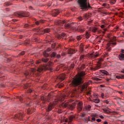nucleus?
Wrapping results in <instances>:
<instances>
[{"label": "nucleus", "mask_w": 124, "mask_h": 124, "mask_svg": "<svg viewBox=\"0 0 124 124\" xmlns=\"http://www.w3.org/2000/svg\"><path fill=\"white\" fill-rule=\"evenodd\" d=\"M76 78H73L72 81L70 84L72 87H74V90L72 92V96L77 97L78 91H77V87H78V74L76 75Z\"/></svg>", "instance_id": "nucleus-1"}, {"label": "nucleus", "mask_w": 124, "mask_h": 124, "mask_svg": "<svg viewBox=\"0 0 124 124\" xmlns=\"http://www.w3.org/2000/svg\"><path fill=\"white\" fill-rule=\"evenodd\" d=\"M52 66H53V62H49L47 64L44 65L42 67H40L38 68V72H43V71H46V70H49L52 71L53 69H52Z\"/></svg>", "instance_id": "nucleus-2"}, {"label": "nucleus", "mask_w": 124, "mask_h": 124, "mask_svg": "<svg viewBox=\"0 0 124 124\" xmlns=\"http://www.w3.org/2000/svg\"><path fill=\"white\" fill-rule=\"evenodd\" d=\"M78 3L81 9L85 11L89 10V8H92V6L88 3L87 0H78Z\"/></svg>", "instance_id": "nucleus-3"}, {"label": "nucleus", "mask_w": 124, "mask_h": 124, "mask_svg": "<svg viewBox=\"0 0 124 124\" xmlns=\"http://www.w3.org/2000/svg\"><path fill=\"white\" fill-rule=\"evenodd\" d=\"M86 75L85 71H79L78 73V85L84 84V78Z\"/></svg>", "instance_id": "nucleus-4"}, {"label": "nucleus", "mask_w": 124, "mask_h": 124, "mask_svg": "<svg viewBox=\"0 0 124 124\" xmlns=\"http://www.w3.org/2000/svg\"><path fill=\"white\" fill-rule=\"evenodd\" d=\"M76 23H69L64 24L65 29H68L69 30H72V31H77L78 30V27H76Z\"/></svg>", "instance_id": "nucleus-5"}, {"label": "nucleus", "mask_w": 124, "mask_h": 124, "mask_svg": "<svg viewBox=\"0 0 124 124\" xmlns=\"http://www.w3.org/2000/svg\"><path fill=\"white\" fill-rule=\"evenodd\" d=\"M116 40L117 39L116 38V37H114L110 40V42L107 44L106 49L108 52H110V51H111V47H110V46H111V44H112L113 45H116L117 43H112L116 41Z\"/></svg>", "instance_id": "nucleus-6"}, {"label": "nucleus", "mask_w": 124, "mask_h": 124, "mask_svg": "<svg viewBox=\"0 0 124 124\" xmlns=\"http://www.w3.org/2000/svg\"><path fill=\"white\" fill-rule=\"evenodd\" d=\"M62 107H65V108H69V109H70L71 110H73L74 108H75V104H69L68 102H66V103H62Z\"/></svg>", "instance_id": "nucleus-7"}, {"label": "nucleus", "mask_w": 124, "mask_h": 124, "mask_svg": "<svg viewBox=\"0 0 124 124\" xmlns=\"http://www.w3.org/2000/svg\"><path fill=\"white\" fill-rule=\"evenodd\" d=\"M15 15L18 18H23L24 17L29 16L28 15H27V14H26V13L23 11L17 12L16 13H15Z\"/></svg>", "instance_id": "nucleus-8"}, {"label": "nucleus", "mask_w": 124, "mask_h": 124, "mask_svg": "<svg viewBox=\"0 0 124 124\" xmlns=\"http://www.w3.org/2000/svg\"><path fill=\"white\" fill-rule=\"evenodd\" d=\"M25 116V113L22 111L20 112L18 114H16L15 116V119H18V120H22Z\"/></svg>", "instance_id": "nucleus-9"}, {"label": "nucleus", "mask_w": 124, "mask_h": 124, "mask_svg": "<svg viewBox=\"0 0 124 124\" xmlns=\"http://www.w3.org/2000/svg\"><path fill=\"white\" fill-rule=\"evenodd\" d=\"M49 61V59L48 58H43L41 60H37L35 62L36 64H39V63H41V62H48Z\"/></svg>", "instance_id": "nucleus-10"}, {"label": "nucleus", "mask_w": 124, "mask_h": 124, "mask_svg": "<svg viewBox=\"0 0 124 124\" xmlns=\"http://www.w3.org/2000/svg\"><path fill=\"white\" fill-rule=\"evenodd\" d=\"M51 14L53 16V17H57V16L60 14V11L57 9H54L51 12Z\"/></svg>", "instance_id": "nucleus-11"}, {"label": "nucleus", "mask_w": 124, "mask_h": 124, "mask_svg": "<svg viewBox=\"0 0 124 124\" xmlns=\"http://www.w3.org/2000/svg\"><path fill=\"white\" fill-rule=\"evenodd\" d=\"M66 52H67L69 55H72L76 53V50L71 48H68L66 49Z\"/></svg>", "instance_id": "nucleus-12"}, {"label": "nucleus", "mask_w": 124, "mask_h": 124, "mask_svg": "<svg viewBox=\"0 0 124 124\" xmlns=\"http://www.w3.org/2000/svg\"><path fill=\"white\" fill-rule=\"evenodd\" d=\"M57 79L60 80L61 82L62 81H63L64 79H65V75L63 74L60 75L59 76L57 77Z\"/></svg>", "instance_id": "nucleus-13"}, {"label": "nucleus", "mask_w": 124, "mask_h": 124, "mask_svg": "<svg viewBox=\"0 0 124 124\" xmlns=\"http://www.w3.org/2000/svg\"><path fill=\"white\" fill-rule=\"evenodd\" d=\"M65 23V21H64V20H57L56 22H55V24L57 25V26H62V25H63V24Z\"/></svg>", "instance_id": "nucleus-14"}, {"label": "nucleus", "mask_w": 124, "mask_h": 124, "mask_svg": "<svg viewBox=\"0 0 124 124\" xmlns=\"http://www.w3.org/2000/svg\"><path fill=\"white\" fill-rule=\"evenodd\" d=\"M100 68H101V66L100 65V64H97V65L94 68L91 67V69L92 70H94V71H95V70H98V69H100Z\"/></svg>", "instance_id": "nucleus-15"}, {"label": "nucleus", "mask_w": 124, "mask_h": 124, "mask_svg": "<svg viewBox=\"0 0 124 124\" xmlns=\"http://www.w3.org/2000/svg\"><path fill=\"white\" fill-rule=\"evenodd\" d=\"M65 36H66V34L62 33L61 34H58L57 38L58 39H62V38H63V37H65Z\"/></svg>", "instance_id": "nucleus-16"}, {"label": "nucleus", "mask_w": 124, "mask_h": 124, "mask_svg": "<svg viewBox=\"0 0 124 124\" xmlns=\"http://www.w3.org/2000/svg\"><path fill=\"white\" fill-rule=\"evenodd\" d=\"M75 118V116H73V115H71L69 117V120L68 121V124H71V123L72 122V121H73V119Z\"/></svg>", "instance_id": "nucleus-17"}, {"label": "nucleus", "mask_w": 124, "mask_h": 124, "mask_svg": "<svg viewBox=\"0 0 124 124\" xmlns=\"http://www.w3.org/2000/svg\"><path fill=\"white\" fill-rule=\"evenodd\" d=\"M78 101V108H79V111H81V110L83 109V103L82 102V101H80L79 100Z\"/></svg>", "instance_id": "nucleus-18"}, {"label": "nucleus", "mask_w": 124, "mask_h": 124, "mask_svg": "<svg viewBox=\"0 0 124 124\" xmlns=\"http://www.w3.org/2000/svg\"><path fill=\"white\" fill-rule=\"evenodd\" d=\"M91 108H92V106H91V105H88L84 108V111H91Z\"/></svg>", "instance_id": "nucleus-19"}, {"label": "nucleus", "mask_w": 124, "mask_h": 124, "mask_svg": "<svg viewBox=\"0 0 124 124\" xmlns=\"http://www.w3.org/2000/svg\"><path fill=\"white\" fill-rule=\"evenodd\" d=\"M120 61H124V54L121 53L119 55Z\"/></svg>", "instance_id": "nucleus-20"}, {"label": "nucleus", "mask_w": 124, "mask_h": 124, "mask_svg": "<svg viewBox=\"0 0 124 124\" xmlns=\"http://www.w3.org/2000/svg\"><path fill=\"white\" fill-rule=\"evenodd\" d=\"M52 109H53V105H49L48 108H46V111L50 112V111H52Z\"/></svg>", "instance_id": "nucleus-21"}, {"label": "nucleus", "mask_w": 124, "mask_h": 124, "mask_svg": "<svg viewBox=\"0 0 124 124\" xmlns=\"http://www.w3.org/2000/svg\"><path fill=\"white\" fill-rule=\"evenodd\" d=\"M51 31V29L46 28L44 30V33H49Z\"/></svg>", "instance_id": "nucleus-22"}, {"label": "nucleus", "mask_w": 124, "mask_h": 124, "mask_svg": "<svg viewBox=\"0 0 124 124\" xmlns=\"http://www.w3.org/2000/svg\"><path fill=\"white\" fill-rule=\"evenodd\" d=\"M56 56L57 53H56L55 52H53L50 55L51 58H56Z\"/></svg>", "instance_id": "nucleus-23"}, {"label": "nucleus", "mask_w": 124, "mask_h": 124, "mask_svg": "<svg viewBox=\"0 0 124 124\" xmlns=\"http://www.w3.org/2000/svg\"><path fill=\"white\" fill-rule=\"evenodd\" d=\"M39 23H41L42 24H43V23H44V20H40L39 21H37L35 22V24L37 26H38V25H39Z\"/></svg>", "instance_id": "nucleus-24"}, {"label": "nucleus", "mask_w": 124, "mask_h": 124, "mask_svg": "<svg viewBox=\"0 0 124 124\" xmlns=\"http://www.w3.org/2000/svg\"><path fill=\"white\" fill-rule=\"evenodd\" d=\"M83 31H85V29L83 27H81V28L78 27V32H83Z\"/></svg>", "instance_id": "nucleus-25"}, {"label": "nucleus", "mask_w": 124, "mask_h": 124, "mask_svg": "<svg viewBox=\"0 0 124 124\" xmlns=\"http://www.w3.org/2000/svg\"><path fill=\"white\" fill-rule=\"evenodd\" d=\"M86 88H88V86L86 85L85 84H83L82 87H81V91L83 92V91H84V90H85V89H86Z\"/></svg>", "instance_id": "nucleus-26"}, {"label": "nucleus", "mask_w": 124, "mask_h": 124, "mask_svg": "<svg viewBox=\"0 0 124 124\" xmlns=\"http://www.w3.org/2000/svg\"><path fill=\"white\" fill-rule=\"evenodd\" d=\"M43 55L46 58H48V57H49V54L48 53H47V51H45L43 52Z\"/></svg>", "instance_id": "nucleus-27"}, {"label": "nucleus", "mask_w": 124, "mask_h": 124, "mask_svg": "<svg viewBox=\"0 0 124 124\" xmlns=\"http://www.w3.org/2000/svg\"><path fill=\"white\" fill-rule=\"evenodd\" d=\"M80 50L81 52H83L84 51V45L82 44H81V45L79 46Z\"/></svg>", "instance_id": "nucleus-28"}, {"label": "nucleus", "mask_w": 124, "mask_h": 124, "mask_svg": "<svg viewBox=\"0 0 124 124\" xmlns=\"http://www.w3.org/2000/svg\"><path fill=\"white\" fill-rule=\"evenodd\" d=\"M25 76H26V78H28V77L30 76V72L29 71H26L24 73Z\"/></svg>", "instance_id": "nucleus-29"}, {"label": "nucleus", "mask_w": 124, "mask_h": 124, "mask_svg": "<svg viewBox=\"0 0 124 124\" xmlns=\"http://www.w3.org/2000/svg\"><path fill=\"white\" fill-rule=\"evenodd\" d=\"M50 99H51V93H49L46 98V100L47 101H50Z\"/></svg>", "instance_id": "nucleus-30"}, {"label": "nucleus", "mask_w": 124, "mask_h": 124, "mask_svg": "<svg viewBox=\"0 0 124 124\" xmlns=\"http://www.w3.org/2000/svg\"><path fill=\"white\" fill-rule=\"evenodd\" d=\"M91 31L93 32H96V31H97V28H95V27H93L91 29Z\"/></svg>", "instance_id": "nucleus-31"}, {"label": "nucleus", "mask_w": 124, "mask_h": 124, "mask_svg": "<svg viewBox=\"0 0 124 124\" xmlns=\"http://www.w3.org/2000/svg\"><path fill=\"white\" fill-rule=\"evenodd\" d=\"M30 43H31V40L30 39L27 40L24 43V45H28L30 44Z\"/></svg>", "instance_id": "nucleus-32"}, {"label": "nucleus", "mask_w": 124, "mask_h": 124, "mask_svg": "<svg viewBox=\"0 0 124 124\" xmlns=\"http://www.w3.org/2000/svg\"><path fill=\"white\" fill-rule=\"evenodd\" d=\"M100 72H102V73H104V74H106V75H107V74H108V72H107V71H105L104 70H100Z\"/></svg>", "instance_id": "nucleus-33"}, {"label": "nucleus", "mask_w": 124, "mask_h": 124, "mask_svg": "<svg viewBox=\"0 0 124 124\" xmlns=\"http://www.w3.org/2000/svg\"><path fill=\"white\" fill-rule=\"evenodd\" d=\"M84 58H85V55H81L79 58V61L83 62L84 61Z\"/></svg>", "instance_id": "nucleus-34"}, {"label": "nucleus", "mask_w": 124, "mask_h": 124, "mask_svg": "<svg viewBox=\"0 0 124 124\" xmlns=\"http://www.w3.org/2000/svg\"><path fill=\"white\" fill-rule=\"evenodd\" d=\"M27 114H32V110L30 108H28L27 110Z\"/></svg>", "instance_id": "nucleus-35"}, {"label": "nucleus", "mask_w": 124, "mask_h": 124, "mask_svg": "<svg viewBox=\"0 0 124 124\" xmlns=\"http://www.w3.org/2000/svg\"><path fill=\"white\" fill-rule=\"evenodd\" d=\"M84 68H85V64H82L80 68H78V70H83Z\"/></svg>", "instance_id": "nucleus-36"}, {"label": "nucleus", "mask_w": 124, "mask_h": 124, "mask_svg": "<svg viewBox=\"0 0 124 124\" xmlns=\"http://www.w3.org/2000/svg\"><path fill=\"white\" fill-rule=\"evenodd\" d=\"M93 80H94V81H100L101 78H98L97 77H94L93 78Z\"/></svg>", "instance_id": "nucleus-37"}, {"label": "nucleus", "mask_w": 124, "mask_h": 124, "mask_svg": "<svg viewBox=\"0 0 124 124\" xmlns=\"http://www.w3.org/2000/svg\"><path fill=\"white\" fill-rule=\"evenodd\" d=\"M23 97H24V95H22V96H18L17 98L19 99L20 101H23Z\"/></svg>", "instance_id": "nucleus-38"}, {"label": "nucleus", "mask_w": 124, "mask_h": 124, "mask_svg": "<svg viewBox=\"0 0 124 124\" xmlns=\"http://www.w3.org/2000/svg\"><path fill=\"white\" fill-rule=\"evenodd\" d=\"M101 62H103V59L100 58L99 59L98 62V64H101Z\"/></svg>", "instance_id": "nucleus-39"}, {"label": "nucleus", "mask_w": 124, "mask_h": 124, "mask_svg": "<svg viewBox=\"0 0 124 124\" xmlns=\"http://www.w3.org/2000/svg\"><path fill=\"white\" fill-rule=\"evenodd\" d=\"M40 30H41V29H39V28H37V29L34 28V29H33L32 30V31H40Z\"/></svg>", "instance_id": "nucleus-40"}, {"label": "nucleus", "mask_w": 124, "mask_h": 124, "mask_svg": "<svg viewBox=\"0 0 124 124\" xmlns=\"http://www.w3.org/2000/svg\"><path fill=\"white\" fill-rule=\"evenodd\" d=\"M94 102L95 103H99V102H100V100L99 99H96L94 100Z\"/></svg>", "instance_id": "nucleus-41"}, {"label": "nucleus", "mask_w": 124, "mask_h": 124, "mask_svg": "<svg viewBox=\"0 0 124 124\" xmlns=\"http://www.w3.org/2000/svg\"><path fill=\"white\" fill-rule=\"evenodd\" d=\"M86 38L88 39L89 38H90V33H89V32H86Z\"/></svg>", "instance_id": "nucleus-42"}, {"label": "nucleus", "mask_w": 124, "mask_h": 124, "mask_svg": "<svg viewBox=\"0 0 124 124\" xmlns=\"http://www.w3.org/2000/svg\"><path fill=\"white\" fill-rule=\"evenodd\" d=\"M66 97V95H62V98L61 99V101H62L63 100L64 98H65Z\"/></svg>", "instance_id": "nucleus-43"}, {"label": "nucleus", "mask_w": 124, "mask_h": 124, "mask_svg": "<svg viewBox=\"0 0 124 124\" xmlns=\"http://www.w3.org/2000/svg\"><path fill=\"white\" fill-rule=\"evenodd\" d=\"M64 86V84L61 83V84H59L58 87L59 88H62V87H63Z\"/></svg>", "instance_id": "nucleus-44"}, {"label": "nucleus", "mask_w": 124, "mask_h": 124, "mask_svg": "<svg viewBox=\"0 0 124 124\" xmlns=\"http://www.w3.org/2000/svg\"><path fill=\"white\" fill-rule=\"evenodd\" d=\"M110 2L111 4H114L116 2V0H111Z\"/></svg>", "instance_id": "nucleus-45"}, {"label": "nucleus", "mask_w": 124, "mask_h": 124, "mask_svg": "<svg viewBox=\"0 0 124 124\" xmlns=\"http://www.w3.org/2000/svg\"><path fill=\"white\" fill-rule=\"evenodd\" d=\"M30 24H25L24 25V28H29L30 27Z\"/></svg>", "instance_id": "nucleus-46"}, {"label": "nucleus", "mask_w": 124, "mask_h": 124, "mask_svg": "<svg viewBox=\"0 0 124 124\" xmlns=\"http://www.w3.org/2000/svg\"><path fill=\"white\" fill-rule=\"evenodd\" d=\"M102 5L104 7H106L107 8L106 6H107V5H109V4H108L107 3H103ZM107 8H108V7H107Z\"/></svg>", "instance_id": "nucleus-47"}, {"label": "nucleus", "mask_w": 124, "mask_h": 124, "mask_svg": "<svg viewBox=\"0 0 124 124\" xmlns=\"http://www.w3.org/2000/svg\"><path fill=\"white\" fill-rule=\"evenodd\" d=\"M25 51H22V52H21L19 54V55H20L21 56H24V55H25Z\"/></svg>", "instance_id": "nucleus-48"}, {"label": "nucleus", "mask_w": 124, "mask_h": 124, "mask_svg": "<svg viewBox=\"0 0 124 124\" xmlns=\"http://www.w3.org/2000/svg\"><path fill=\"white\" fill-rule=\"evenodd\" d=\"M104 103H106L107 104H109V101H108L107 100H105L104 101Z\"/></svg>", "instance_id": "nucleus-49"}, {"label": "nucleus", "mask_w": 124, "mask_h": 124, "mask_svg": "<svg viewBox=\"0 0 124 124\" xmlns=\"http://www.w3.org/2000/svg\"><path fill=\"white\" fill-rule=\"evenodd\" d=\"M56 58H57V59H60V58H61V54H56Z\"/></svg>", "instance_id": "nucleus-50"}, {"label": "nucleus", "mask_w": 124, "mask_h": 124, "mask_svg": "<svg viewBox=\"0 0 124 124\" xmlns=\"http://www.w3.org/2000/svg\"><path fill=\"white\" fill-rule=\"evenodd\" d=\"M85 18H89V15L87 14L84 15Z\"/></svg>", "instance_id": "nucleus-51"}, {"label": "nucleus", "mask_w": 124, "mask_h": 124, "mask_svg": "<svg viewBox=\"0 0 124 124\" xmlns=\"http://www.w3.org/2000/svg\"><path fill=\"white\" fill-rule=\"evenodd\" d=\"M117 79H121V75L120 76H116Z\"/></svg>", "instance_id": "nucleus-52"}, {"label": "nucleus", "mask_w": 124, "mask_h": 124, "mask_svg": "<svg viewBox=\"0 0 124 124\" xmlns=\"http://www.w3.org/2000/svg\"><path fill=\"white\" fill-rule=\"evenodd\" d=\"M28 93H31V92H32V90H31V89H29L28 91Z\"/></svg>", "instance_id": "nucleus-53"}, {"label": "nucleus", "mask_w": 124, "mask_h": 124, "mask_svg": "<svg viewBox=\"0 0 124 124\" xmlns=\"http://www.w3.org/2000/svg\"><path fill=\"white\" fill-rule=\"evenodd\" d=\"M96 122H97V123H100V122H101V119H97L96 120Z\"/></svg>", "instance_id": "nucleus-54"}, {"label": "nucleus", "mask_w": 124, "mask_h": 124, "mask_svg": "<svg viewBox=\"0 0 124 124\" xmlns=\"http://www.w3.org/2000/svg\"><path fill=\"white\" fill-rule=\"evenodd\" d=\"M62 110H61V109H59L58 110V113H59V114H62Z\"/></svg>", "instance_id": "nucleus-55"}, {"label": "nucleus", "mask_w": 124, "mask_h": 124, "mask_svg": "<svg viewBox=\"0 0 124 124\" xmlns=\"http://www.w3.org/2000/svg\"><path fill=\"white\" fill-rule=\"evenodd\" d=\"M101 96L102 98H104V93H102Z\"/></svg>", "instance_id": "nucleus-56"}, {"label": "nucleus", "mask_w": 124, "mask_h": 124, "mask_svg": "<svg viewBox=\"0 0 124 124\" xmlns=\"http://www.w3.org/2000/svg\"><path fill=\"white\" fill-rule=\"evenodd\" d=\"M78 20H79V21H82L83 20V18H82L81 16H79L78 17Z\"/></svg>", "instance_id": "nucleus-57"}, {"label": "nucleus", "mask_w": 124, "mask_h": 124, "mask_svg": "<svg viewBox=\"0 0 124 124\" xmlns=\"http://www.w3.org/2000/svg\"><path fill=\"white\" fill-rule=\"evenodd\" d=\"M101 29H104L105 28V25H102L101 26Z\"/></svg>", "instance_id": "nucleus-58"}, {"label": "nucleus", "mask_w": 124, "mask_h": 124, "mask_svg": "<svg viewBox=\"0 0 124 124\" xmlns=\"http://www.w3.org/2000/svg\"><path fill=\"white\" fill-rule=\"evenodd\" d=\"M120 76L121 77V79H124V75H121Z\"/></svg>", "instance_id": "nucleus-59"}, {"label": "nucleus", "mask_w": 124, "mask_h": 124, "mask_svg": "<svg viewBox=\"0 0 124 124\" xmlns=\"http://www.w3.org/2000/svg\"><path fill=\"white\" fill-rule=\"evenodd\" d=\"M70 68H74V64H71L70 66Z\"/></svg>", "instance_id": "nucleus-60"}, {"label": "nucleus", "mask_w": 124, "mask_h": 124, "mask_svg": "<svg viewBox=\"0 0 124 124\" xmlns=\"http://www.w3.org/2000/svg\"><path fill=\"white\" fill-rule=\"evenodd\" d=\"M65 55H66V54H65V53H64V52H62V57H63V56H65Z\"/></svg>", "instance_id": "nucleus-61"}, {"label": "nucleus", "mask_w": 124, "mask_h": 124, "mask_svg": "<svg viewBox=\"0 0 124 124\" xmlns=\"http://www.w3.org/2000/svg\"><path fill=\"white\" fill-rule=\"evenodd\" d=\"M34 63V62L32 60H31V64H33V63Z\"/></svg>", "instance_id": "nucleus-62"}, {"label": "nucleus", "mask_w": 124, "mask_h": 124, "mask_svg": "<svg viewBox=\"0 0 124 124\" xmlns=\"http://www.w3.org/2000/svg\"><path fill=\"white\" fill-rule=\"evenodd\" d=\"M121 72L122 73H124V68L122 69Z\"/></svg>", "instance_id": "nucleus-63"}, {"label": "nucleus", "mask_w": 124, "mask_h": 124, "mask_svg": "<svg viewBox=\"0 0 124 124\" xmlns=\"http://www.w3.org/2000/svg\"><path fill=\"white\" fill-rule=\"evenodd\" d=\"M92 121H95V118H94V117H93L92 118Z\"/></svg>", "instance_id": "nucleus-64"}]
</instances>
